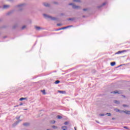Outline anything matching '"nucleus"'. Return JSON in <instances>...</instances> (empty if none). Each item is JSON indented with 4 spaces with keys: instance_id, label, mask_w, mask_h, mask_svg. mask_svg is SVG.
I'll return each mask as SVG.
<instances>
[{
    "instance_id": "obj_1",
    "label": "nucleus",
    "mask_w": 130,
    "mask_h": 130,
    "mask_svg": "<svg viewBox=\"0 0 130 130\" xmlns=\"http://www.w3.org/2000/svg\"><path fill=\"white\" fill-rule=\"evenodd\" d=\"M43 16L44 18H45V19H50V20H52V21H55V20H56V18L47 15L45 14H43Z\"/></svg>"
},
{
    "instance_id": "obj_2",
    "label": "nucleus",
    "mask_w": 130,
    "mask_h": 130,
    "mask_svg": "<svg viewBox=\"0 0 130 130\" xmlns=\"http://www.w3.org/2000/svg\"><path fill=\"white\" fill-rule=\"evenodd\" d=\"M25 7V4H19L17 6V8L19 11H22L24 10V7Z\"/></svg>"
},
{
    "instance_id": "obj_3",
    "label": "nucleus",
    "mask_w": 130,
    "mask_h": 130,
    "mask_svg": "<svg viewBox=\"0 0 130 130\" xmlns=\"http://www.w3.org/2000/svg\"><path fill=\"white\" fill-rule=\"evenodd\" d=\"M70 6H72L73 9H79L80 8V6H76L74 5L73 3L69 4Z\"/></svg>"
},
{
    "instance_id": "obj_4",
    "label": "nucleus",
    "mask_w": 130,
    "mask_h": 130,
    "mask_svg": "<svg viewBox=\"0 0 130 130\" xmlns=\"http://www.w3.org/2000/svg\"><path fill=\"white\" fill-rule=\"evenodd\" d=\"M11 7L10 5H5L3 7V10H7V9H9V8Z\"/></svg>"
},
{
    "instance_id": "obj_5",
    "label": "nucleus",
    "mask_w": 130,
    "mask_h": 130,
    "mask_svg": "<svg viewBox=\"0 0 130 130\" xmlns=\"http://www.w3.org/2000/svg\"><path fill=\"white\" fill-rule=\"evenodd\" d=\"M21 121H22V120H21V119L20 120H18L15 123L13 124L12 126H13V127H15V126H16V125H18L19 122H21Z\"/></svg>"
},
{
    "instance_id": "obj_6",
    "label": "nucleus",
    "mask_w": 130,
    "mask_h": 130,
    "mask_svg": "<svg viewBox=\"0 0 130 130\" xmlns=\"http://www.w3.org/2000/svg\"><path fill=\"white\" fill-rule=\"evenodd\" d=\"M123 52H126V50H124L123 51H119L118 52L115 53V54H120V53H122Z\"/></svg>"
},
{
    "instance_id": "obj_7",
    "label": "nucleus",
    "mask_w": 130,
    "mask_h": 130,
    "mask_svg": "<svg viewBox=\"0 0 130 130\" xmlns=\"http://www.w3.org/2000/svg\"><path fill=\"white\" fill-rule=\"evenodd\" d=\"M35 28L37 31H40V30H42V29H43L42 27L40 26H35Z\"/></svg>"
},
{
    "instance_id": "obj_8",
    "label": "nucleus",
    "mask_w": 130,
    "mask_h": 130,
    "mask_svg": "<svg viewBox=\"0 0 130 130\" xmlns=\"http://www.w3.org/2000/svg\"><path fill=\"white\" fill-rule=\"evenodd\" d=\"M121 112H124V113H125L126 114H130V111H121Z\"/></svg>"
},
{
    "instance_id": "obj_9",
    "label": "nucleus",
    "mask_w": 130,
    "mask_h": 130,
    "mask_svg": "<svg viewBox=\"0 0 130 130\" xmlns=\"http://www.w3.org/2000/svg\"><path fill=\"white\" fill-rule=\"evenodd\" d=\"M57 92H58V93H60V94H65L66 93V91H62V90H58Z\"/></svg>"
},
{
    "instance_id": "obj_10",
    "label": "nucleus",
    "mask_w": 130,
    "mask_h": 130,
    "mask_svg": "<svg viewBox=\"0 0 130 130\" xmlns=\"http://www.w3.org/2000/svg\"><path fill=\"white\" fill-rule=\"evenodd\" d=\"M111 94H119V93L118 92V91H117V90L111 92Z\"/></svg>"
},
{
    "instance_id": "obj_11",
    "label": "nucleus",
    "mask_w": 130,
    "mask_h": 130,
    "mask_svg": "<svg viewBox=\"0 0 130 130\" xmlns=\"http://www.w3.org/2000/svg\"><path fill=\"white\" fill-rule=\"evenodd\" d=\"M105 5H106V3H104L102 5H101V6H98V8L99 9H100V8H102V7L105 6Z\"/></svg>"
},
{
    "instance_id": "obj_12",
    "label": "nucleus",
    "mask_w": 130,
    "mask_h": 130,
    "mask_svg": "<svg viewBox=\"0 0 130 130\" xmlns=\"http://www.w3.org/2000/svg\"><path fill=\"white\" fill-rule=\"evenodd\" d=\"M114 111H116V112H122L119 109L116 108L114 109Z\"/></svg>"
},
{
    "instance_id": "obj_13",
    "label": "nucleus",
    "mask_w": 130,
    "mask_h": 130,
    "mask_svg": "<svg viewBox=\"0 0 130 130\" xmlns=\"http://www.w3.org/2000/svg\"><path fill=\"white\" fill-rule=\"evenodd\" d=\"M61 128L63 130H67V129H68V127H67L66 126H63L61 127Z\"/></svg>"
},
{
    "instance_id": "obj_14",
    "label": "nucleus",
    "mask_w": 130,
    "mask_h": 130,
    "mask_svg": "<svg viewBox=\"0 0 130 130\" xmlns=\"http://www.w3.org/2000/svg\"><path fill=\"white\" fill-rule=\"evenodd\" d=\"M114 103H115V104H120V102L118 101H114Z\"/></svg>"
},
{
    "instance_id": "obj_15",
    "label": "nucleus",
    "mask_w": 130,
    "mask_h": 130,
    "mask_svg": "<svg viewBox=\"0 0 130 130\" xmlns=\"http://www.w3.org/2000/svg\"><path fill=\"white\" fill-rule=\"evenodd\" d=\"M115 62H111V66H112V67H113V66H115Z\"/></svg>"
},
{
    "instance_id": "obj_16",
    "label": "nucleus",
    "mask_w": 130,
    "mask_h": 130,
    "mask_svg": "<svg viewBox=\"0 0 130 130\" xmlns=\"http://www.w3.org/2000/svg\"><path fill=\"white\" fill-rule=\"evenodd\" d=\"M20 101H23V100H26V98H21L19 99Z\"/></svg>"
},
{
    "instance_id": "obj_17",
    "label": "nucleus",
    "mask_w": 130,
    "mask_h": 130,
    "mask_svg": "<svg viewBox=\"0 0 130 130\" xmlns=\"http://www.w3.org/2000/svg\"><path fill=\"white\" fill-rule=\"evenodd\" d=\"M44 6H45V7H49V4H48V3H44Z\"/></svg>"
},
{
    "instance_id": "obj_18",
    "label": "nucleus",
    "mask_w": 130,
    "mask_h": 130,
    "mask_svg": "<svg viewBox=\"0 0 130 130\" xmlns=\"http://www.w3.org/2000/svg\"><path fill=\"white\" fill-rule=\"evenodd\" d=\"M29 123H24L23 124V125H24V126H28V125H29Z\"/></svg>"
},
{
    "instance_id": "obj_19",
    "label": "nucleus",
    "mask_w": 130,
    "mask_h": 130,
    "mask_svg": "<svg viewBox=\"0 0 130 130\" xmlns=\"http://www.w3.org/2000/svg\"><path fill=\"white\" fill-rule=\"evenodd\" d=\"M57 118H58V119H61V118H62V117H61L59 115H58V116H57Z\"/></svg>"
},
{
    "instance_id": "obj_20",
    "label": "nucleus",
    "mask_w": 130,
    "mask_h": 130,
    "mask_svg": "<svg viewBox=\"0 0 130 130\" xmlns=\"http://www.w3.org/2000/svg\"><path fill=\"white\" fill-rule=\"evenodd\" d=\"M59 83H60V81L59 80H57L55 82V84H59Z\"/></svg>"
},
{
    "instance_id": "obj_21",
    "label": "nucleus",
    "mask_w": 130,
    "mask_h": 130,
    "mask_svg": "<svg viewBox=\"0 0 130 130\" xmlns=\"http://www.w3.org/2000/svg\"><path fill=\"white\" fill-rule=\"evenodd\" d=\"M106 115H107L108 116H111V113H107L106 114Z\"/></svg>"
},
{
    "instance_id": "obj_22",
    "label": "nucleus",
    "mask_w": 130,
    "mask_h": 130,
    "mask_svg": "<svg viewBox=\"0 0 130 130\" xmlns=\"http://www.w3.org/2000/svg\"><path fill=\"white\" fill-rule=\"evenodd\" d=\"M73 2H76V3H80L81 1H80V0H74Z\"/></svg>"
},
{
    "instance_id": "obj_23",
    "label": "nucleus",
    "mask_w": 130,
    "mask_h": 130,
    "mask_svg": "<svg viewBox=\"0 0 130 130\" xmlns=\"http://www.w3.org/2000/svg\"><path fill=\"white\" fill-rule=\"evenodd\" d=\"M25 28H26V25H23L21 29H22V30H24V29H25Z\"/></svg>"
},
{
    "instance_id": "obj_24",
    "label": "nucleus",
    "mask_w": 130,
    "mask_h": 130,
    "mask_svg": "<svg viewBox=\"0 0 130 130\" xmlns=\"http://www.w3.org/2000/svg\"><path fill=\"white\" fill-rule=\"evenodd\" d=\"M67 29V27H62V28H60V29L57 30H62V29Z\"/></svg>"
},
{
    "instance_id": "obj_25",
    "label": "nucleus",
    "mask_w": 130,
    "mask_h": 130,
    "mask_svg": "<svg viewBox=\"0 0 130 130\" xmlns=\"http://www.w3.org/2000/svg\"><path fill=\"white\" fill-rule=\"evenodd\" d=\"M74 18H69L68 19V21H74Z\"/></svg>"
},
{
    "instance_id": "obj_26",
    "label": "nucleus",
    "mask_w": 130,
    "mask_h": 130,
    "mask_svg": "<svg viewBox=\"0 0 130 130\" xmlns=\"http://www.w3.org/2000/svg\"><path fill=\"white\" fill-rule=\"evenodd\" d=\"M64 124H65V125H67L69 124V122H68V121H66V122L64 123Z\"/></svg>"
},
{
    "instance_id": "obj_27",
    "label": "nucleus",
    "mask_w": 130,
    "mask_h": 130,
    "mask_svg": "<svg viewBox=\"0 0 130 130\" xmlns=\"http://www.w3.org/2000/svg\"><path fill=\"white\" fill-rule=\"evenodd\" d=\"M42 92L44 95H45L46 93H45V90H42Z\"/></svg>"
},
{
    "instance_id": "obj_28",
    "label": "nucleus",
    "mask_w": 130,
    "mask_h": 130,
    "mask_svg": "<svg viewBox=\"0 0 130 130\" xmlns=\"http://www.w3.org/2000/svg\"><path fill=\"white\" fill-rule=\"evenodd\" d=\"M70 27H73V25L67 26H66L65 27L66 28V29H67V28H70Z\"/></svg>"
},
{
    "instance_id": "obj_29",
    "label": "nucleus",
    "mask_w": 130,
    "mask_h": 130,
    "mask_svg": "<svg viewBox=\"0 0 130 130\" xmlns=\"http://www.w3.org/2000/svg\"><path fill=\"white\" fill-rule=\"evenodd\" d=\"M122 106L123 107H128V106L126 105H123Z\"/></svg>"
},
{
    "instance_id": "obj_30",
    "label": "nucleus",
    "mask_w": 130,
    "mask_h": 130,
    "mask_svg": "<svg viewBox=\"0 0 130 130\" xmlns=\"http://www.w3.org/2000/svg\"><path fill=\"white\" fill-rule=\"evenodd\" d=\"M20 116H18V117H16V119H17V120H19V119H20Z\"/></svg>"
},
{
    "instance_id": "obj_31",
    "label": "nucleus",
    "mask_w": 130,
    "mask_h": 130,
    "mask_svg": "<svg viewBox=\"0 0 130 130\" xmlns=\"http://www.w3.org/2000/svg\"><path fill=\"white\" fill-rule=\"evenodd\" d=\"M105 115L104 114H100V116H104Z\"/></svg>"
},
{
    "instance_id": "obj_32",
    "label": "nucleus",
    "mask_w": 130,
    "mask_h": 130,
    "mask_svg": "<svg viewBox=\"0 0 130 130\" xmlns=\"http://www.w3.org/2000/svg\"><path fill=\"white\" fill-rule=\"evenodd\" d=\"M52 127H53V128H57V126H54V125Z\"/></svg>"
},
{
    "instance_id": "obj_33",
    "label": "nucleus",
    "mask_w": 130,
    "mask_h": 130,
    "mask_svg": "<svg viewBox=\"0 0 130 130\" xmlns=\"http://www.w3.org/2000/svg\"><path fill=\"white\" fill-rule=\"evenodd\" d=\"M51 123H55V121L54 120H53V121H51Z\"/></svg>"
},
{
    "instance_id": "obj_34",
    "label": "nucleus",
    "mask_w": 130,
    "mask_h": 130,
    "mask_svg": "<svg viewBox=\"0 0 130 130\" xmlns=\"http://www.w3.org/2000/svg\"><path fill=\"white\" fill-rule=\"evenodd\" d=\"M57 26H61V24L60 23H58L57 24Z\"/></svg>"
},
{
    "instance_id": "obj_35",
    "label": "nucleus",
    "mask_w": 130,
    "mask_h": 130,
    "mask_svg": "<svg viewBox=\"0 0 130 130\" xmlns=\"http://www.w3.org/2000/svg\"><path fill=\"white\" fill-rule=\"evenodd\" d=\"M83 10L84 11H87V9H83Z\"/></svg>"
},
{
    "instance_id": "obj_36",
    "label": "nucleus",
    "mask_w": 130,
    "mask_h": 130,
    "mask_svg": "<svg viewBox=\"0 0 130 130\" xmlns=\"http://www.w3.org/2000/svg\"><path fill=\"white\" fill-rule=\"evenodd\" d=\"M124 128H126V129H127V126H124Z\"/></svg>"
},
{
    "instance_id": "obj_37",
    "label": "nucleus",
    "mask_w": 130,
    "mask_h": 130,
    "mask_svg": "<svg viewBox=\"0 0 130 130\" xmlns=\"http://www.w3.org/2000/svg\"><path fill=\"white\" fill-rule=\"evenodd\" d=\"M122 97H124V98H125V95H122Z\"/></svg>"
},
{
    "instance_id": "obj_38",
    "label": "nucleus",
    "mask_w": 130,
    "mask_h": 130,
    "mask_svg": "<svg viewBox=\"0 0 130 130\" xmlns=\"http://www.w3.org/2000/svg\"><path fill=\"white\" fill-rule=\"evenodd\" d=\"M112 119L113 120H114V119H115V118H112Z\"/></svg>"
},
{
    "instance_id": "obj_39",
    "label": "nucleus",
    "mask_w": 130,
    "mask_h": 130,
    "mask_svg": "<svg viewBox=\"0 0 130 130\" xmlns=\"http://www.w3.org/2000/svg\"><path fill=\"white\" fill-rule=\"evenodd\" d=\"M96 122H97L98 123H99V122L98 121H96Z\"/></svg>"
},
{
    "instance_id": "obj_40",
    "label": "nucleus",
    "mask_w": 130,
    "mask_h": 130,
    "mask_svg": "<svg viewBox=\"0 0 130 130\" xmlns=\"http://www.w3.org/2000/svg\"><path fill=\"white\" fill-rule=\"evenodd\" d=\"M20 106H21V105H23V104H20Z\"/></svg>"
},
{
    "instance_id": "obj_41",
    "label": "nucleus",
    "mask_w": 130,
    "mask_h": 130,
    "mask_svg": "<svg viewBox=\"0 0 130 130\" xmlns=\"http://www.w3.org/2000/svg\"><path fill=\"white\" fill-rule=\"evenodd\" d=\"M14 28H16V26H14Z\"/></svg>"
},
{
    "instance_id": "obj_42",
    "label": "nucleus",
    "mask_w": 130,
    "mask_h": 130,
    "mask_svg": "<svg viewBox=\"0 0 130 130\" xmlns=\"http://www.w3.org/2000/svg\"><path fill=\"white\" fill-rule=\"evenodd\" d=\"M75 130H77V129H76V127H75Z\"/></svg>"
},
{
    "instance_id": "obj_43",
    "label": "nucleus",
    "mask_w": 130,
    "mask_h": 130,
    "mask_svg": "<svg viewBox=\"0 0 130 130\" xmlns=\"http://www.w3.org/2000/svg\"><path fill=\"white\" fill-rule=\"evenodd\" d=\"M47 130H49V129H47Z\"/></svg>"
},
{
    "instance_id": "obj_44",
    "label": "nucleus",
    "mask_w": 130,
    "mask_h": 130,
    "mask_svg": "<svg viewBox=\"0 0 130 130\" xmlns=\"http://www.w3.org/2000/svg\"><path fill=\"white\" fill-rule=\"evenodd\" d=\"M129 90H130V88H129Z\"/></svg>"
}]
</instances>
